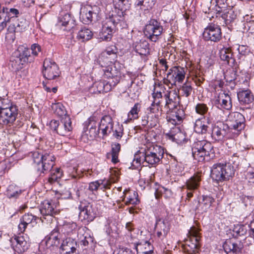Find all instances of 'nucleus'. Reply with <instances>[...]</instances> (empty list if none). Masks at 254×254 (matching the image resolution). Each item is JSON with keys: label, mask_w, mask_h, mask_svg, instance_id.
I'll use <instances>...</instances> for the list:
<instances>
[{"label": "nucleus", "mask_w": 254, "mask_h": 254, "mask_svg": "<svg viewBox=\"0 0 254 254\" xmlns=\"http://www.w3.org/2000/svg\"><path fill=\"white\" fill-rule=\"evenodd\" d=\"M237 95L239 102L242 104H248L254 101L253 95L250 90L240 91Z\"/></svg>", "instance_id": "nucleus-35"}, {"label": "nucleus", "mask_w": 254, "mask_h": 254, "mask_svg": "<svg viewBox=\"0 0 254 254\" xmlns=\"http://www.w3.org/2000/svg\"><path fill=\"white\" fill-rule=\"evenodd\" d=\"M62 171L60 168H57L52 172L51 176L49 178V182L51 184L57 182L62 178Z\"/></svg>", "instance_id": "nucleus-53"}, {"label": "nucleus", "mask_w": 254, "mask_h": 254, "mask_svg": "<svg viewBox=\"0 0 254 254\" xmlns=\"http://www.w3.org/2000/svg\"><path fill=\"white\" fill-rule=\"evenodd\" d=\"M191 150L193 158L198 162H203L209 159L213 146L205 140H197L193 143Z\"/></svg>", "instance_id": "nucleus-7"}, {"label": "nucleus", "mask_w": 254, "mask_h": 254, "mask_svg": "<svg viewBox=\"0 0 254 254\" xmlns=\"http://www.w3.org/2000/svg\"><path fill=\"white\" fill-rule=\"evenodd\" d=\"M59 19L58 25L62 26L64 30H70L75 26L74 20L69 13L62 14Z\"/></svg>", "instance_id": "nucleus-29"}, {"label": "nucleus", "mask_w": 254, "mask_h": 254, "mask_svg": "<svg viewBox=\"0 0 254 254\" xmlns=\"http://www.w3.org/2000/svg\"><path fill=\"white\" fill-rule=\"evenodd\" d=\"M222 8H222L221 9V12L220 14L216 13V17L221 16L222 18L225 21L226 23L231 22L236 18V15L233 10H230L225 12H222ZM216 11L217 12V11Z\"/></svg>", "instance_id": "nucleus-44"}, {"label": "nucleus", "mask_w": 254, "mask_h": 254, "mask_svg": "<svg viewBox=\"0 0 254 254\" xmlns=\"http://www.w3.org/2000/svg\"><path fill=\"white\" fill-rule=\"evenodd\" d=\"M139 153L142 154L143 163L152 167L158 164L163 157L164 148L159 145L148 144L142 148Z\"/></svg>", "instance_id": "nucleus-4"}, {"label": "nucleus", "mask_w": 254, "mask_h": 254, "mask_svg": "<svg viewBox=\"0 0 254 254\" xmlns=\"http://www.w3.org/2000/svg\"><path fill=\"white\" fill-rule=\"evenodd\" d=\"M165 103L164 109L167 112L177 108L179 104V96L176 91H166L165 93Z\"/></svg>", "instance_id": "nucleus-22"}, {"label": "nucleus", "mask_w": 254, "mask_h": 254, "mask_svg": "<svg viewBox=\"0 0 254 254\" xmlns=\"http://www.w3.org/2000/svg\"><path fill=\"white\" fill-rule=\"evenodd\" d=\"M232 158L228 163H218L212 166L210 176L213 181L219 183L227 181L234 176L235 169L231 163H234L238 160V156L234 154Z\"/></svg>", "instance_id": "nucleus-2"}, {"label": "nucleus", "mask_w": 254, "mask_h": 254, "mask_svg": "<svg viewBox=\"0 0 254 254\" xmlns=\"http://www.w3.org/2000/svg\"><path fill=\"white\" fill-rule=\"evenodd\" d=\"M99 184V189L101 190H105L110 188V186H111V183L106 180H100L98 181Z\"/></svg>", "instance_id": "nucleus-62"}, {"label": "nucleus", "mask_w": 254, "mask_h": 254, "mask_svg": "<svg viewBox=\"0 0 254 254\" xmlns=\"http://www.w3.org/2000/svg\"><path fill=\"white\" fill-rule=\"evenodd\" d=\"M72 129L70 119L69 116H65L62 118L57 133L62 136H68Z\"/></svg>", "instance_id": "nucleus-28"}, {"label": "nucleus", "mask_w": 254, "mask_h": 254, "mask_svg": "<svg viewBox=\"0 0 254 254\" xmlns=\"http://www.w3.org/2000/svg\"><path fill=\"white\" fill-rule=\"evenodd\" d=\"M140 154L139 151L134 155V158L132 162L131 168L132 169H135L137 168L140 165L141 161H143V157L140 156Z\"/></svg>", "instance_id": "nucleus-58"}, {"label": "nucleus", "mask_w": 254, "mask_h": 254, "mask_svg": "<svg viewBox=\"0 0 254 254\" xmlns=\"http://www.w3.org/2000/svg\"><path fill=\"white\" fill-rule=\"evenodd\" d=\"M207 125L201 120H196L194 125V130L198 134H205L208 129Z\"/></svg>", "instance_id": "nucleus-43"}, {"label": "nucleus", "mask_w": 254, "mask_h": 254, "mask_svg": "<svg viewBox=\"0 0 254 254\" xmlns=\"http://www.w3.org/2000/svg\"><path fill=\"white\" fill-rule=\"evenodd\" d=\"M114 128V123L112 118L110 116H105L102 117L99 125V129L101 131L103 136H107Z\"/></svg>", "instance_id": "nucleus-25"}, {"label": "nucleus", "mask_w": 254, "mask_h": 254, "mask_svg": "<svg viewBox=\"0 0 254 254\" xmlns=\"http://www.w3.org/2000/svg\"><path fill=\"white\" fill-rule=\"evenodd\" d=\"M99 8L95 6H85L81 7L80 12L81 21L85 24H88L97 17Z\"/></svg>", "instance_id": "nucleus-18"}, {"label": "nucleus", "mask_w": 254, "mask_h": 254, "mask_svg": "<svg viewBox=\"0 0 254 254\" xmlns=\"http://www.w3.org/2000/svg\"><path fill=\"white\" fill-rule=\"evenodd\" d=\"M200 181V176L197 174L194 175L186 182V187L188 190L187 199H189L192 197L193 191L199 187Z\"/></svg>", "instance_id": "nucleus-26"}, {"label": "nucleus", "mask_w": 254, "mask_h": 254, "mask_svg": "<svg viewBox=\"0 0 254 254\" xmlns=\"http://www.w3.org/2000/svg\"><path fill=\"white\" fill-rule=\"evenodd\" d=\"M32 158L34 167L39 175L49 172L55 164V158L53 154H41L36 151L32 153Z\"/></svg>", "instance_id": "nucleus-6"}, {"label": "nucleus", "mask_w": 254, "mask_h": 254, "mask_svg": "<svg viewBox=\"0 0 254 254\" xmlns=\"http://www.w3.org/2000/svg\"><path fill=\"white\" fill-rule=\"evenodd\" d=\"M19 14V10L16 8H8L0 5V30H3L8 23L15 21Z\"/></svg>", "instance_id": "nucleus-12"}, {"label": "nucleus", "mask_w": 254, "mask_h": 254, "mask_svg": "<svg viewBox=\"0 0 254 254\" xmlns=\"http://www.w3.org/2000/svg\"><path fill=\"white\" fill-rule=\"evenodd\" d=\"M114 54L115 52L113 49H110V48L106 49L104 52L102 53L101 57H100L99 61V64L103 67L105 68V67H107L108 65H111L113 67H115V66H113V63L112 62L110 61L107 58H104L107 55H111V54Z\"/></svg>", "instance_id": "nucleus-40"}, {"label": "nucleus", "mask_w": 254, "mask_h": 254, "mask_svg": "<svg viewBox=\"0 0 254 254\" xmlns=\"http://www.w3.org/2000/svg\"><path fill=\"white\" fill-rule=\"evenodd\" d=\"M105 77L108 78L107 81L100 80L95 82L93 87L96 88L98 93L108 92L112 90L119 82L120 77L119 72L115 67L108 65L103 69Z\"/></svg>", "instance_id": "nucleus-3"}, {"label": "nucleus", "mask_w": 254, "mask_h": 254, "mask_svg": "<svg viewBox=\"0 0 254 254\" xmlns=\"http://www.w3.org/2000/svg\"><path fill=\"white\" fill-rule=\"evenodd\" d=\"M13 250L18 254L25 252L28 247V244L23 236H14L9 240Z\"/></svg>", "instance_id": "nucleus-23"}, {"label": "nucleus", "mask_w": 254, "mask_h": 254, "mask_svg": "<svg viewBox=\"0 0 254 254\" xmlns=\"http://www.w3.org/2000/svg\"><path fill=\"white\" fill-rule=\"evenodd\" d=\"M52 110L54 113L57 116L63 118L67 116L66 111L64 107L61 103L53 104L52 105Z\"/></svg>", "instance_id": "nucleus-46"}, {"label": "nucleus", "mask_w": 254, "mask_h": 254, "mask_svg": "<svg viewBox=\"0 0 254 254\" xmlns=\"http://www.w3.org/2000/svg\"><path fill=\"white\" fill-rule=\"evenodd\" d=\"M40 220L43 221L42 218H40L31 213L25 214L20 218V222L18 227L19 231L21 233H23L28 225L33 227L35 226L37 224L38 221Z\"/></svg>", "instance_id": "nucleus-19"}, {"label": "nucleus", "mask_w": 254, "mask_h": 254, "mask_svg": "<svg viewBox=\"0 0 254 254\" xmlns=\"http://www.w3.org/2000/svg\"><path fill=\"white\" fill-rule=\"evenodd\" d=\"M214 199L209 195H203L201 201L199 202V207L202 211H206L211 206Z\"/></svg>", "instance_id": "nucleus-42"}, {"label": "nucleus", "mask_w": 254, "mask_h": 254, "mask_svg": "<svg viewBox=\"0 0 254 254\" xmlns=\"http://www.w3.org/2000/svg\"><path fill=\"white\" fill-rule=\"evenodd\" d=\"M133 49L140 56H146L149 54V43L145 40L135 43Z\"/></svg>", "instance_id": "nucleus-32"}, {"label": "nucleus", "mask_w": 254, "mask_h": 254, "mask_svg": "<svg viewBox=\"0 0 254 254\" xmlns=\"http://www.w3.org/2000/svg\"><path fill=\"white\" fill-rule=\"evenodd\" d=\"M77 248V242L70 237L64 240L61 246L63 254H78Z\"/></svg>", "instance_id": "nucleus-24"}, {"label": "nucleus", "mask_w": 254, "mask_h": 254, "mask_svg": "<svg viewBox=\"0 0 254 254\" xmlns=\"http://www.w3.org/2000/svg\"><path fill=\"white\" fill-rule=\"evenodd\" d=\"M124 195L123 196V200L124 201L125 198L127 193H129V195L127 197V200L125 202V204L126 205H129L130 204L136 205L137 204L139 200L138 198V194L135 191H130L129 190H125L124 192Z\"/></svg>", "instance_id": "nucleus-37"}, {"label": "nucleus", "mask_w": 254, "mask_h": 254, "mask_svg": "<svg viewBox=\"0 0 254 254\" xmlns=\"http://www.w3.org/2000/svg\"><path fill=\"white\" fill-rule=\"evenodd\" d=\"M123 127L122 126L118 125L117 127H116L115 130H113V136L117 139H121L123 135Z\"/></svg>", "instance_id": "nucleus-59"}, {"label": "nucleus", "mask_w": 254, "mask_h": 254, "mask_svg": "<svg viewBox=\"0 0 254 254\" xmlns=\"http://www.w3.org/2000/svg\"><path fill=\"white\" fill-rule=\"evenodd\" d=\"M114 254H136L130 249L126 248H122L115 251Z\"/></svg>", "instance_id": "nucleus-64"}, {"label": "nucleus", "mask_w": 254, "mask_h": 254, "mask_svg": "<svg viewBox=\"0 0 254 254\" xmlns=\"http://www.w3.org/2000/svg\"><path fill=\"white\" fill-rule=\"evenodd\" d=\"M112 161L114 163L119 162L118 156L121 150V145L119 143H112Z\"/></svg>", "instance_id": "nucleus-48"}, {"label": "nucleus", "mask_w": 254, "mask_h": 254, "mask_svg": "<svg viewBox=\"0 0 254 254\" xmlns=\"http://www.w3.org/2000/svg\"><path fill=\"white\" fill-rule=\"evenodd\" d=\"M219 56L222 61L226 62L231 66L234 65L235 60L233 58V54L230 48L224 47L219 51Z\"/></svg>", "instance_id": "nucleus-30"}, {"label": "nucleus", "mask_w": 254, "mask_h": 254, "mask_svg": "<svg viewBox=\"0 0 254 254\" xmlns=\"http://www.w3.org/2000/svg\"><path fill=\"white\" fill-rule=\"evenodd\" d=\"M216 102H218L221 108L226 110H230L232 107L231 98L228 93L220 94Z\"/></svg>", "instance_id": "nucleus-34"}, {"label": "nucleus", "mask_w": 254, "mask_h": 254, "mask_svg": "<svg viewBox=\"0 0 254 254\" xmlns=\"http://www.w3.org/2000/svg\"><path fill=\"white\" fill-rule=\"evenodd\" d=\"M202 35L205 41L218 42L222 38L221 29L220 26L211 23L204 29Z\"/></svg>", "instance_id": "nucleus-15"}, {"label": "nucleus", "mask_w": 254, "mask_h": 254, "mask_svg": "<svg viewBox=\"0 0 254 254\" xmlns=\"http://www.w3.org/2000/svg\"><path fill=\"white\" fill-rule=\"evenodd\" d=\"M202 10L205 13H208L209 15L207 16V17L209 18H214V14H216V13L215 9H211L208 5L205 6V4L202 5Z\"/></svg>", "instance_id": "nucleus-61"}, {"label": "nucleus", "mask_w": 254, "mask_h": 254, "mask_svg": "<svg viewBox=\"0 0 254 254\" xmlns=\"http://www.w3.org/2000/svg\"><path fill=\"white\" fill-rule=\"evenodd\" d=\"M155 3V0H136L134 5L142 10L146 11L151 9Z\"/></svg>", "instance_id": "nucleus-41"}, {"label": "nucleus", "mask_w": 254, "mask_h": 254, "mask_svg": "<svg viewBox=\"0 0 254 254\" xmlns=\"http://www.w3.org/2000/svg\"><path fill=\"white\" fill-rule=\"evenodd\" d=\"M43 74L48 80H53L60 75V70L56 63L50 59H46L43 62Z\"/></svg>", "instance_id": "nucleus-16"}, {"label": "nucleus", "mask_w": 254, "mask_h": 254, "mask_svg": "<svg viewBox=\"0 0 254 254\" xmlns=\"http://www.w3.org/2000/svg\"><path fill=\"white\" fill-rule=\"evenodd\" d=\"M27 26L26 21L24 19L18 20L15 23H10L8 27V31L10 33L21 32L25 30Z\"/></svg>", "instance_id": "nucleus-38"}, {"label": "nucleus", "mask_w": 254, "mask_h": 254, "mask_svg": "<svg viewBox=\"0 0 254 254\" xmlns=\"http://www.w3.org/2000/svg\"><path fill=\"white\" fill-rule=\"evenodd\" d=\"M249 229V226L244 225H237L233 228V232L236 236H242L246 235Z\"/></svg>", "instance_id": "nucleus-52"}, {"label": "nucleus", "mask_w": 254, "mask_h": 254, "mask_svg": "<svg viewBox=\"0 0 254 254\" xmlns=\"http://www.w3.org/2000/svg\"><path fill=\"white\" fill-rule=\"evenodd\" d=\"M31 50L32 51V54L33 57H36L38 56V53L41 52V47L37 44H34L31 45Z\"/></svg>", "instance_id": "nucleus-63"}, {"label": "nucleus", "mask_w": 254, "mask_h": 254, "mask_svg": "<svg viewBox=\"0 0 254 254\" xmlns=\"http://www.w3.org/2000/svg\"><path fill=\"white\" fill-rule=\"evenodd\" d=\"M93 36L92 32L89 29L86 28H82L77 34V37L82 42L89 40Z\"/></svg>", "instance_id": "nucleus-47"}, {"label": "nucleus", "mask_w": 254, "mask_h": 254, "mask_svg": "<svg viewBox=\"0 0 254 254\" xmlns=\"http://www.w3.org/2000/svg\"><path fill=\"white\" fill-rule=\"evenodd\" d=\"M34 58L31 55L30 50L23 46H19L10 57L9 65L12 70L18 71L23 67V65L28 63L33 62Z\"/></svg>", "instance_id": "nucleus-5"}, {"label": "nucleus", "mask_w": 254, "mask_h": 254, "mask_svg": "<svg viewBox=\"0 0 254 254\" xmlns=\"http://www.w3.org/2000/svg\"><path fill=\"white\" fill-rule=\"evenodd\" d=\"M166 135L173 141H181L184 138V134L179 127H172Z\"/></svg>", "instance_id": "nucleus-33"}, {"label": "nucleus", "mask_w": 254, "mask_h": 254, "mask_svg": "<svg viewBox=\"0 0 254 254\" xmlns=\"http://www.w3.org/2000/svg\"><path fill=\"white\" fill-rule=\"evenodd\" d=\"M208 108L207 105L203 103H198L195 107L196 113L201 115H204L208 111Z\"/></svg>", "instance_id": "nucleus-57"}, {"label": "nucleus", "mask_w": 254, "mask_h": 254, "mask_svg": "<svg viewBox=\"0 0 254 254\" xmlns=\"http://www.w3.org/2000/svg\"><path fill=\"white\" fill-rule=\"evenodd\" d=\"M61 238L59 228L57 227L45 237L43 242L45 243L48 249H51L52 247H58Z\"/></svg>", "instance_id": "nucleus-20"}, {"label": "nucleus", "mask_w": 254, "mask_h": 254, "mask_svg": "<svg viewBox=\"0 0 254 254\" xmlns=\"http://www.w3.org/2000/svg\"><path fill=\"white\" fill-rule=\"evenodd\" d=\"M118 6L116 14H112L107 17L103 22L102 29L99 33V38L103 41H109L112 38V34L118 26H121V23L124 21V12L128 10L130 6V0H113Z\"/></svg>", "instance_id": "nucleus-1"}, {"label": "nucleus", "mask_w": 254, "mask_h": 254, "mask_svg": "<svg viewBox=\"0 0 254 254\" xmlns=\"http://www.w3.org/2000/svg\"><path fill=\"white\" fill-rule=\"evenodd\" d=\"M224 78L227 82H232L236 78V71L233 68L227 69L224 73Z\"/></svg>", "instance_id": "nucleus-55"}, {"label": "nucleus", "mask_w": 254, "mask_h": 254, "mask_svg": "<svg viewBox=\"0 0 254 254\" xmlns=\"http://www.w3.org/2000/svg\"><path fill=\"white\" fill-rule=\"evenodd\" d=\"M100 131L99 127L98 128L89 127L84 130L81 135V139L85 142L88 141L93 140L98 134Z\"/></svg>", "instance_id": "nucleus-39"}, {"label": "nucleus", "mask_w": 254, "mask_h": 254, "mask_svg": "<svg viewBox=\"0 0 254 254\" xmlns=\"http://www.w3.org/2000/svg\"><path fill=\"white\" fill-rule=\"evenodd\" d=\"M79 217L88 222L92 221L97 215V210L92 204L84 200L81 201L78 206Z\"/></svg>", "instance_id": "nucleus-17"}, {"label": "nucleus", "mask_w": 254, "mask_h": 254, "mask_svg": "<svg viewBox=\"0 0 254 254\" xmlns=\"http://www.w3.org/2000/svg\"><path fill=\"white\" fill-rule=\"evenodd\" d=\"M184 111L182 110L177 112H172L171 114L167 117V120L169 124L173 125L180 124L183 120Z\"/></svg>", "instance_id": "nucleus-36"}, {"label": "nucleus", "mask_w": 254, "mask_h": 254, "mask_svg": "<svg viewBox=\"0 0 254 254\" xmlns=\"http://www.w3.org/2000/svg\"><path fill=\"white\" fill-rule=\"evenodd\" d=\"M186 72L185 69L180 66H174L169 69L166 77L164 78V83L172 86L177 83H182L185 79Z\"/></svg>", "instance_id": "nucleus-11"}, {"label": "nucleus", "mask_w": 254, "mask_h": 254, "mask_svg": "<svg viewBox=\"0 0 254 254\" xmlns=\"http://www.w3.org/2000/svg\"><path fill=\"white\" fill-rule=\"evenodd\" d=\"M99 124L96 122V119L95 117H90L88 121L86 122V125H87V128L89 127L97 128V126L99 127Z\"/></svg>", "instance_id": "nucleus-60"}, {"label": "nucleus", "mask_w": 254, "mask_h": 254, "mask_svg": "<svg viewBox=\"0 0 254 254\" xmlns=\"http://www.w3.org/2000/svg\"><path fill=\"white\" fill-rule=\"evenodd\" d=\"M138 104H135L128 114V119L130 120L136 119L138 118Z\"/></svg>", "instance_id": "nucleus-56"}, {"label": "nucleus", "mask_w": 254, "mask_h": 254, "mask_svg": "<svg viewBox=\"0 0 254 254\" xmlns=\"http://www.w3.org/2000/svg\"><path fill=\"white\" fill-rule=\"evenodd\" d=\"M165 29L161 23L154 19L149 20L144 28L145 36L151 41L156 42L161 38Z\"/></svg>", "instance_id": "nucleus-8"}, {"label": "nucleus", "mask_w": 254, "mask_h": 254, "mask_svg": "<svg viewBox=\"0 0 254 254\" xmlns=\"http://www.w3.org/2000/svg\"><path fill=\"white\" fill-rule=\"evenodd\" d=\"M245 121L244 116L239 112H233L229 114L228 125L233 134L238 133L239 135L240 131L244 128Z\"/></svg>", "instance_id": "nucleus-14"}, {"label": "nucleus", "mask_w": 254, "mask_h": 254, "mask_svg": "<svg viewBox=\"0 0 254 254\" xmlns=\"http://www.w3.org/2000/svg\"><path fill=\"white\" fill-rule=\"evenodd\" d=\"M189 239H186L185 244L184 245V249L188 253L193 254L198 253V250L200 247L199 241L200 236L198 230L195 227H192L189 232Z\"/></svg>", "instance_id": "nucleus-10"}, {"label": "nucleus", "mask_w": 254, "mask_h": 254, "mask_svg": "<svg viewBox=\"0 0 254 254\" xmlns=\"http://www.w3.org/2000/svg\"><path fill=\"white\" fill-rule=\"evenodd\" d=\"M62 231L65 235L71 236L77 233V226L76 223H67L64 224L62 227Z\"/></svg>", "instance_id": "nucleus-45"}, {"label": "nucleus", "mask_w": 254, "mask_h": 254, "mask_svg": "<svg viewBox=\"0 0 254 254\" xmlns=\"http://www.w3.org/2000/svg\"><path fill=\"white\" fill-rule=\"evenodd\" d=\"M2 103V102L0 99V124L12 125L16 119L18 109L14 106L3 108Z\"/></svg>", "instance_id": "nucleus-13"}, {"label": "nucleus", "mask_w": 254, "mask_h": 254, "mask_svg": "<svg viewBox=\"0 0 254 254\" xmlns=\"http://www.w3.org/2000/svg\"><path fill=\"white\" fill-rule=\"evenodd\" d=\"M223 247L227 254H238L241 252L243 245L240 241L227 239L224 243Z\"/></svg>", "instance_id": "nucleus-21"}, {"label": "nucleus", "mask_w": 254, "mask_h": 254, "mask_svg": "<svg viewBox=\"0 0 254 254\" xmlns=\"http://www.w3.org/2000/svg\"><path fill=\"white\" fill-rule=\"evenodd\" d=\"M161 90L163 91H154L152 94V96L153 98L154 104L160 106L161 108L163 107H164L165 103V93L166 91H164L165 90V88L164 86L161 87Z\"/></svg>", "instance_id": "nucleus-31"}, {"label": "nucleus", "mask_w": 254, "mask_h": 254, "mask_svg": "<svg viewBox=\"0 0 254 254\" xmlns=\"http://www.w3.org/2000/svg\"><path fill=\"white\" fill-rule=\"evenodd\" d=\"M155 228L163 232L168 233L169 231V227L167 222L165 220L159 219L156 222Z\"/></svg>", "instance_id": "nucleus-54"}, {"label": "nucleus", "mask_w": 254, "mask_h": 254, "mask_svg": "<svg viewBox=\"0 0 254 254\" xmlns=\"http://www.w3.org/2000/svg\"><path fill=\"white\" fill-rule=\"evenodd\" d=\"M56 208L55 204L51 200H44L41 204L40 209V212L43 216V218L46 219L44 216H48L50 217V220H52V216L56 214V211L55 210Z\"/></svg>", "instance_id": "nucleus-27"}, {"label": "nucleus", "mask_w": 254, "mask_h": 254, "mask_svg": "<svg viewBox=\"0 0 254 254\" xmlns=\"http://www.w3.org/2000/svg\"><path fill=\"white\" fill-rule=\"evenodd\" d=\"M180 90L182 96H185L186 97H189L192 91V87L191 83L186 82L180 88Z\"/></svg>", "instance_id": "nucleus-51"}, {"label": "nucleus", "mask_w": 254, "mask_h": 254, "mask_svg": "<svg viewBox=\"0 0 254 254\" xmlns=\"http://www.w3.org/2000/svg\"><path fill=\"white\" fill-rule=\"evenodd\" d=\"M21 192V190L16 186L11 185L7 189L6 195L9 198H16Z\"/></svg>", "instance_id": "nucleus-49"}, {"label": "nucleus", "mask_w": 254, "mask_h": 254, "mask_svg": "<svg viewBox=\"0 0 254 254\" xmlns=\"http://www.w3.org/2000/svg\"><path fill=\"white\" fill-rule=\"evenodd\" d=\"M238 136V133H232L228 125L222 123H217L212 129L211 137L217 141H223L225 139L234 138Z\"/></svg>", "instance_id": "nucleus-9"}, {"label": "nucleus", "mask_w": 254, "mask_h": 254, "mask_svg": "<svg viewBox=\"0 0 254 254\" xmlns=\"http://www.w3.org/2000/svg\"><path fill=\"white\" fill-rule=\"evenodd\" d=\"M149 111L148 113V115L155 116L156 117H159L162 114V108L158 105L154 104L152 102L151 106L147 109Z\"/></svg>", "instance_id": "nucleus-50"}]
</instances>
